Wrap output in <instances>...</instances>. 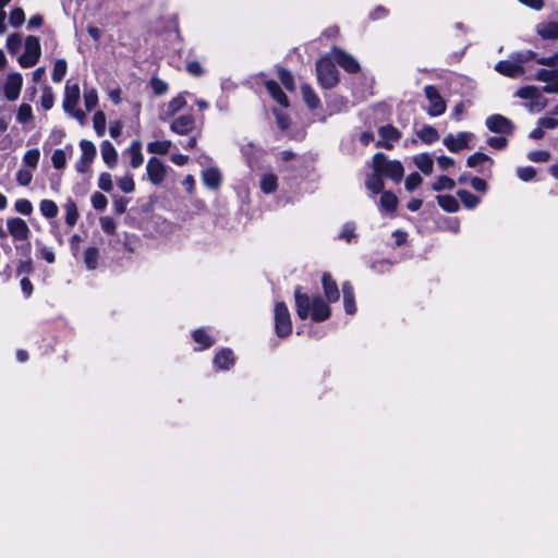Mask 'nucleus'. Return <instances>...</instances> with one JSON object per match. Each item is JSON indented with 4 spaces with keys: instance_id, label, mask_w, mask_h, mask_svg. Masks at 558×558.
Masks as SVG:
<instances>
[{
    "instance_id": "nucleus-1",
    "label": "nucleus",
    "mask_w": 558,
    "mask_h": 558,
    "mask_svg": "<svg viewBox=\"0 0 558 558\" xmlns=\"http://www.w3.org/2000/svg\"><path fill=\"white\" fill-rule=\"evenodd\" d=\"M296 314L301 319L311 317L315 322H324L330 316L329 305L319 296H310L298 287L294 291Z\"/></svg>"
},
{
    "instance_id": "nucleus-2",
    "label": "nucleus",
    "mask_w": 558,
    "mask_h": 558,
    "mask_svg": "<svg viewBox=\"0 0 558 558\" xmlns=\"http://www.w3.org/2000/svg\"><path fill=\"white\" fill-rule=\"evenodd\" d=\"M373 169L377 172H381L383 175L390 178L395 182L401 181L404 174L402 163L398 160H388L383 153L374 155Z\"/></svg>"
},
{
    "instance_id": "nucleus-3",
    "label": "nucleus",
    "mask_w": 558,
    "mask_h": 558,
    "mask_svg": "<svg viewBox=\"0 0 558 558\" xmlns=\"http://www.w3.org/2000/svg\"><path fill=\"white\" fill-rule=\"evenodd\" d=\"M316 71L318 82L324 88H332L339 81L338 70L329 57L317 61Z\"/></svg>"
},
{
    "instance_id": "nucleus-4",
    "label": "nucleus",
    "mask_w": 558,
    "mask_h": 558,
    "mask_svg": "<svg viewBox=\"0 0 558 558\" xmlns=\"http://www.w3.org/2000/svg\"><path fill=\"white\" fill-rule=\"evenodd\" d=\"M41 46L39 38L36 36H27L24 41V52L19 57V64L28 69L34 66L40 59Z\"/></svg>"
},
{
    "instance_id": "nucleus-5",
    "label": "nucleus",
    "mask_w": 558,
    "mask_h": 558,
    "mask_svg": "<svg viewBox=\"0 0 558 558\" xmlns=\"http://www.w3.org/2000/svg\"><path fill=\"white\" fill-rule=\"evenodd\" d=\"M275 330L279 338H286L292 332L291 315L284 302H277L274 310Z\"/></svg>"
},
{
    "instance_id": "nucleus-6",
    "label": "nucleus",
    "mask_w": 558,
    "mask_h": 558,
    "mask_svg": "<svg viewBox=\"0 0 558 558\" xmlns=\"http://www.w3.org/2000/svg\"><path fill=\"white\" fill-rule=\"evenodd\" d=\"M23 86V77L19 72L9 73L0 90L9 101H14L20 97Z\"/></svg>"
},
{
    "instance_id": "nucleus-7",
    "label": "nucleus",
    "mask_w": 558,
    "mask_h": 558,
    "mask_svg": "<svg viewBox=\"0 0 558 558\" xmlns=\"http://www.w3.org/2000/svg\"><path fill=\"white\" fill-rule=\"evenodd\" d=\"M170 130L178 135H191L196 130V120L191 113L175 116L171 118Z\"/></svg>"
},
{
    "instance_id": "nucleus-8",
    "label": "nucleus",
    "mask_w": 558,
    "mask_h": 558,
    "mask_svg": "<svg viewBox=\"0 0 558 558\" xmlns=\"http://www.w3.org/2000/svg\"><path fill=\"white\" fill-rule=\"evenodd\" d=\"M424 92L427 100L429 101L427 113L432 117L441 116L446 111V102L437 88L433 85H427L425 86Z\"/></svg>"
},
{
    "instance_id": "nucleus-9",
    "label": "nucleus",
    "mask_w": 558,
    "mask_h": 558,
    "mask_svg": "<svg viewBox=\"0 0 558 558\" xmlns=\"http://www.w3.org/2000/svg\"><path fill=\"white\" fill-rule=\"evenodd\" d=\"M187 93H181L173 97L167 104H163L159 110V119L161 121H168L182 110L186 106L185 95Z\"/></svg>"
},
{
    "instance_id": "nucleus-10",
    "label": "nucleus",
    "mask_w": 558,
    "mask_h": 558,
    "mask_svg": "<svg viewBox=\"0 0 558 558\" xmlns=\"http://www.w3.org/2000/svg\"><path fill=\"white\" fill-rule=\"evenodd\" d=\"M7 230L14 241H25L31 234V229L26 221L19 217L7 220Z\"/></svg>"
},
{
    "instance_id": "nucleus-11",
    "label": "nucleus",
    "mask_w": 558,
    "mask_h": 558,
    "mask_svg": "<svg viewBox=\"0 0 558 558\" xmlns=\"http://www.w3.org/2000/svg\"><path fill=\"white\" fill-rule=\"evenodd\" d=\"M486 128L493 132L498 134H511L514 130V125L505 116L501 114H492L485 121Z\"/></svg>"
},
{
    "instance_id": "nucleus-12",
    "label": "nucleus",
    "mask_w": 558,
    "mask_h": 558,
    "mask_svg": "<svg viewBox=\"0 0 558 558\" xmlns=\"http://www.w3.org/2000/svg\"><path fill=\"white\" fill-rule=\"evenodd\" d=\"M470 132H460L457 135L449 134L444 138V145L451 153H458L469 147V142L473 138Z\"/></svg>"
},
{
    "instance_id": "nucleus-13",
    "label": "nucleus",
    "mask_w": 558,
    "mask_h": 558,
    "mask_svg": "<svg viewBox=\"0 0 558 558\" xmlns=\"http://www.w3.org/2000/svg\"><path fill=\"white\" fill-rule=\"evenodd\" d=\"M333 60L349 73H356L360 70L359 62L349 53L338 47L331 49Z\"/></svg>"
},
{
    "instance_id": "nucleus-14",
    "label": "nucleus",
    "mask_w": 558,
    "mask_h": 558,
    "mask_svg": "<svg viewBox=\"0 0 558 558\" xmlns=\"http://www.w3.org/2000/svg\"><path fill=\"white\" fill-rule=\"evenodd\" d=\"M146 172L148 180L153 184L159 185L162 183L166 177V165L156 157H153L147 162Z\"/></svg>"
},
{
    "instance_id": "nucleus-15",
    "label": "nucleus",
    "mask_w": 558,
    "mask_h": 558,
    "mask_svg": "<svg viewBox=\"0 0 558 558\" xmlns=\"http://www.w3.org/2000/svg\"><path fill=\"white\" fill-rule=\"evenodd\" d=\"M378 133L380 141L377 142V146L385 147L386 149H391L393 143L398 142L401 137V133L398 129L390 124L379 128Z\"/></svg>"
},
{
    "instance_id": "nucleus-16",
    "label": "nucleus",
    "mask_w": 558,
    "mask_h": 558,
    "mask_svg": "<svg viewBox=\"0 0 558 558\" xmlns=\"http://www.w3.org/2000/svg\"><path fill=\"white\" fill-rule=\"evenodd\" d=\"M495 70L498 73H500L505 76H509V77H518V76L522 75L524 72L521 63L515 62V61H510V60L499 61L495 65Z\"/></svg>"
},
{
    "instance_id": "nucleus-17",
    "label": "nucleus",
    "mask_w": 558,
    "mask_h": 558,
    "mask_svg": "<svg viewBox=\"0 0 558 558\" xmlns=\"http://www.w3.org/2000/svg\"><path fill=\"white\" fill-rule=\"evenodd\" d=\"M81 96L80 86L77 84H66L64 89L63 109L64 111L73 110L76 108Z\"/></svg>"
},
{
    "instance_id": "nucleus-18",
    "label": "nucleus",
    "mask_w": 558,
    "mask_h": 558,
    "mask_svg": "<svg viewBox=\"0 0 558 558\" xmlns=\"http://www.w3.org/2000/svg\"><path fill=\"white\" fill-rule=\"evenodd\" d=\"M322 283L325 296L329 302H336L339 300V290L336 281L331 278L329 274H324L322 277Z\"/></svg>"
},
{
    "instance_id": "nucleus-19",
    "label": "nucleus",
    "mask_w": 558,
    "mask_h": 558,
    "mask_svg": "<svg viewBox=\"0 0 558 558\" xmlns=\"http://www.w3.org/2000/svg\"><path fill=\"white\" fill-rule=\"evenodd\" d=\"M202 180L208 189L216 190L221 184V173L217 168L211 167L202 172Z\"/></svg>"
},
{
    "instance_id": "nucleus-20",
    "label": "nucleus",
    "mask_w": 558,
    "mask_h": 558,
    "mask_svg": "<svg viewBox=\"0 0 558 558\" xmlns=\"http://www.w3.org/2000/svg\"><path fill=\"white\" fill-rule=\"evenodd\" d=\"M126 154L130 156V165L133 169H137L144 161L142 154V143L140 141H133L129 146Z\"/></svg>"
},
{
    "instance_id": "nucleus-21",
    "label": "nucleus",
    "mask_w": 558,
    "mask_h": 558,
    "mask_svg": "<svg viewBox=\"0 0 558 558\" xmlns=\"http://www.w3.org/2000/svg\"><path fill=\"white\" fill-rule=\"evenodd\" d=\"M342 293H343V306L344 311L349 315H353L356 311L355 301H354V291L353 287L350 282L342 283Z\"/></svg>"
},
{
    "instance_id": "nucleus-22",
    "label": "nucleus",
    "mask_w": 558,
    "mask_h": 558,
    "mask_svg": "<svg viewBox=\"0 0 558 558\" xmlns=\"http://www.w3.org/2000/svg\"><path fill=\"white\" fill-rule=\"evenodd\" d=\"M101 157L109 168H113L117 165L118 153L114 146L109 142H102L100 146Z\"/></svg>"
},
{
    "instance_id": "nucleus-23",
    "label": "nucleus",
    "mask_w": 558,
    "mask_h": 558,
    "mask_svg": "<svg viewBox=\"0 0 558 558\" xmlns=\"http://www.w3.org/2000/svg\"><path fill=\"white\" fill-rule=\"evenodd\" d=\"M214 364L218 369H229L234 364L232 351L229 349L219 351L214 359Z\"/></svg>"
},
{
    "instance_id": "nucleus-24",
    "label": "nucleus",
    "mask_w": 558,
    "mask_h": 558,
    "mask_svg": "<svg viewBox=\"0 0 558 558\" xmlns=\"http://www.w3.org/2000/svg\"><path fill=\"white\" fill-rule=\"evenodd\" d=\"M414 165L426 175L432 174L434 170V161L429 154L423 153L413 157Z\"/></svg>"
},
{
    "instance_id": "nucleus-25",
    "label": "nucleus",
    "mask_w": 558,
    "mask_h": 558,
    "mask_svg": "<svg viewBox=\"0 0 558 558\" xmlns=\"http://www.w3.org/2000/svg\"><path fill=\"white\" fill-rule=\"evenodd\" d=\"M266 89L270 94V96L276 100L278 104H280L283 107L289 106L288 97L286 94L281 90L280 86L275 81H267L265 83Z\"/></svg>"
},
{
    "instance_id": "nucleus-26",
    "label": "nucleus",
    "mask_w": 558,
    "mask_h": 558,
    "mask_svg": "<svg viewBox=\"0 0 558 558\" xmlns=\"http://www.w3.org/2000/svg\"><path fill=\"white\" fill-rule=\"evenodd\" d=\"M537 33L544 39H556L558 38V23L548 22L538 24Z\"/></svg>"
},
{
    "instance_id": "nucleus-27",
    "label": "nucleus",
    "mask_w": 558,
    "mask_h": 558,
    "mask_svg": "<svg viewBox=\"0 0 558 558\" xmlns=\"http://www.w3.org/2000/svg\"><path fill=\"white\" fill-rule=\"evenodd\" d=\"M365 184L366 187L373 193H380L385 187L381 172L374 170L373 174L366 180Z\"/></svg>"
},
{
    "instance_id": "nucleus-28",
    "label": "nucleus",
    "mask_w": 558,
    "mask_h": 558,
    "mask_svg": "<svg viewBox=\"0 0 558 558\" xmlns=\"http://www.w3.org/2000/svg\"><path fill=\"white\" fill-rule=\"evenodd\" d=\"M302 96L306 105L311 109H315L320 105V100L316 93L313 90V88L310 85H302L301 87Z\"/></svg>"
},
{
    "instance_id": "nucleus-29",
    "label": "nucleus",
    "mask_w": 558,
    "mask_h": 558,
    "mask_svg": "<svg viewBox=\"0 0 558 558\" xmlns=\"http://www.w3.org/2000/svg\"><path fill=\"white\" fill-rule=\"evenodd\" d=\"M99 251L95 246L87 247L84 252V264L88 270H94L98 266Z\"/></svg>"
},
{
    "instance_id": "nucleus-30",
    "label": "nucleus",
    "mask_w": 558,
    "mask_h": 558,
    "mask_svg": "<svg viewBox=\"0 0 558 558\" xmlns=\"http://www.w3.org/2000/svg\"><path fill=\"white\" fill-rule=\"evenodd\" d=\"M517 95L523 99H535L536 100L535 105L538 106L539 108H544V106H545L544 102H539L537 100L541 96V90L537 87H534V86L522 87L521 89H519Z\"/></svg>"
},
{
    "instance_id": "nucleus-31",
    "label": "nucleus",
    "mask_w": 558,
    "mask_h": 558,
    "mask_svg": "<svg viewBox=\"0 0 558 558\" xmlns=\"http://www.w3.org/2000/svg\"><path fill=\"white\" fill-rule=\"evenodd\" d=\"M437 203L447 213H456L459 209V203L452 195H438Z\"/></svg>"
},
{
    "instance_id": "nucleus-32",
    "label": "nucleus",
    "mask_w": 558,
    "mask_h": 558,
    "mask_svg": "<svg viewBox=\"0 0 558 558\" xmlns=\"http://www.w3.org/2000/svg\"><path fill=\"white\" fill-rule=\"evenodd\" d=\"M417 137L426 144H432L439 140V134L435 128L425 125L417 132Z\"/></svg>"
},
{
    "instance_id": "nucleus-33",
    "label": "nucleus",
    "mask_w": 558,
    "mask_h": 558,
    "mask_svg": "<svg viewBox=\"0 0 558 558\" xmlns=\"http://www.w3.org/2000/svg\"><path fill=\"white\" fill-rule=\"evenodd\" d=\"M192 336L194 341L199 344V350L207 349L214 344L213 338L205 329H196Z\"/></svg>"
},
{
    "instance_id": "nucleus-34",
    "label": "nucleus",
    "mask_w": 558,
    "mask_h": 558,
    "mask_svg": "<svg viewBox=\"0 0 558 558\" xmlns=\"http://www.w3.org/2000/svg\"><path fill=\"white\" fill-rule=\"evenodd\" d=\"M278 179L274 173H266L260 179V189L264 193L269 194L276 191Z\"/></svg>"
},
{
    "instance_id": "nucleus-35",
    "label": "nucleus",
    "mask_w": 558,
    "mask_h": 558,
    "mask_svg": "<svg viewBox=\"0 0 558 558\" xmlns=\"http://www.w3.org/2000/svg\"><path fill=\"white\" fill-rule=\"evenodd\" d=\"M458 196L463 203V205L469 208L473 209L480 204V197L475 194L469 192L468 190H460L458 191Z\"/></svg>"
},
{
    "instance_id": "nucleus-36",
    "label": "nucleus",
    "mask_w": 558,
    "mask_h": 558,
    "mask_svg": "<svg viewBox=\"0 0 558 558\" xmlns=\"http://www.w3.org/2000/svg\"><path fill=\"white\" fill-rule=\"evenodd\" d=\"M398 205L397 196L391 192H384L380 197V208L386 211H395Z\"/></svg>"
},
{
    "instance_id": "nucleus-37",
    "label": "nucleus",
    "mask_w": 558,
    "mask_h": 558,
    "mask_svg": "<svg viewBox=\"0 0 558 558\" xmlns=\"http://www.w3.org/2000/svg\"><path fill=\"white\" fill-rule=\"evenodd\" d=\"M80 148L82 150L81 159L92 162L97 153L95 145L90 141L82 140L80 143Z\"/></svg>"
},
{
    "instance_id": "nucleus-38",
    "label": "nucleus",
    "mask_w": 558,
    "mask_h": 558,
    "mask_svg": "<svg viewBox=\"0 0 558 558\" xmlns=\"http://www.w3.org/2000/svg\"><path fill=\"white\" fill-rule=\"evenodd\" d=\"M40 213L44 217L51 219L58 215V206L51 199H43L39 205Z\"/></svg>"
},
{
    "instance_id": "nucleus-39",
    "label": "nucleus",
    "mask_w": 558,
    "mask_h": 558,
    "mask_svg": "<svg viewBox=\"0 0 558 558\" xmlns=\"http://www.w3.org/2000/svg\"><path fill=\"white\" fill-rule=\"evenodd\" d=\"M172 143L170 141H155L147 145V150L151 154L166 155L171 148Z\"/></svg>"
},
{
    "instance_id": "nucleus-40",
    "label": "nucleus",
    "mask_w": 558,
    "mask_h": 558,
    "mask_svg": "<svg viewBox=\"0 0 558 558\" xmlns=\"http://www.w3.org/2000/svg\"><path fill=\"white\" fill-rule=\"evenodd\" d=\"M40 151L37 148L27 150L23 156V163L31 170H35L38 166Z\"/></svg>"
},
{
    "instance_id": "nucleus-41",
    "label": "nucleus",
    "mask_w": 558,
    "mask_h": 558,
    "mask_svg": "<svg viewBox=\"0 0 558 558\" xmlns=\"http://www.w3.org/2000/svg\"><path fill=\"white\" fill-rule=\"evenodd\" d=\"M65 222L69 227H73L78 218L77 207L73 201H68L64 205Z\"/></svg>"
},
{
    "instance_id": "nucleus-42",
    "label": "nucleus",
    "mask_w": 558,
    "mask_h": 558,
    "mask_svg": "<svg viewBox=\"0 0 558 558\" xmlns=\"http://www.w3.org/2000/svg\"><path fill=\"white\" fill-rule=\"evenodd\" d=\"M34 119L32 107L28 104H21L17 113L16 121L21 124L31 122Z\"/></svg>"
},
{
    "instance_id": "nucleus-43",
    "label": "nucleus",
    "mask_w": 558,
    "mask_h": 558,
    "mask_svg": "<svg viewBox=\"0 0 558 558\" xmlns=\"http://www.w3.org/2000/svg\"><path fill=\"white\" fill-rule=\"evenodd\" d=\"M66 69H68L66 61L63 59H58L54 62L53 70H52V74H51L52 81L56 83L61 82L66 74Z\"/></svg>"
},
{
    "instance_id": "nucleus-44",
    "label": "nucleus",
    "mask_w": 558,
    "mask_h": 558,
    "mask_svg": "<svg viewBox=\"0 0 558 558\" xmlns=\"http://www.w3.org/2000/svg\"><path fill=\"white\" fill-rule=\"evenodd\" d=\"M23 44L22 35L19 33L11 34L7 38V49L11 54H15L20 51Z\"/></svg>"
},
{
    "instance_id": "nucleus-45",
    "label": "nucleus",
    "mask_w": 558,
    "mask_h": 558,
    "mask_svg": "<svg viewBox=\"0 0 558 558\" xmlns=\"http://www.w3.org/2000/svg\"><path fill=\"white\" fill-rule=\"evenodd\" d=\"M456 186V183L452 179L446 175H440L436 179V181L433 183L432 189L436 192L442 191V190H453Z\"/></svg>"
},
{
    "instance_id": "nucleus-46",
    "label": "nucleus",
    "mask_w": 558,
    "mask_h": 558,
    "mask_svg": "<svg viewBox=\"0 0 558 558\" xmlns=\"http://www.w3.org/2000/svg\"><path fill=\"white\" fill-rule=\"evenodd\" d=\"M98 104V94L95 88H85L84 92V105L85 108L90 111L93 110Z\"/></svg>"
},
{
    "instance_id": "nucleus-47",
    "label": "nucleus",
    "mask_w": 558,
    "mask_h": 558,
    "mask_svg": "<svg viewBox=\"0 0 558 558\" xmlns=\"http://www.w3.org/2000/svg\"><path fill=\"white\" fill-rule=\"evenodd\" d=\"M93 125L96 134L102 136L106 132V116L102 111H97L93 118Z\"/></svg>"
},
{
    "instance_id": "nucleus-48",
    "label": "nucleus",
    "mask_w": 558,
    "mask_h": 558,
    "mask_svg": "<svg viewBox=\"0 0 558 558\" xmlns=\"http://www.w3.org/2000/svg\"><path fill=\"white\" fill-rule=\"evenodd\" d=\"M535 77L537 81L546 82L547 84H549L553 81H557L558 69H553V70L541 69L537 71Z\"/></svg>"
},
{
    "instance_id": "nucleus-49",
    "label": "nucleus",
    "mask_w": 558,
    "mask_h": 558,
    "mask_svg": "<svg viewBox=\"0 0 558 558\" xmlns=\"http://www.w3.org/2000/svg\"><path fill=\"white\" fill-rule=\"evenodd\" d=\"M485 162L492 163L493 161L487 155H485L483 153H475V154L471 155L466 160V165L470 168H476Z\"/></svg>"
},
{
    "instance_id": "nucleus-50",
    "label": "nucleus",
    "mask_w": 558,
    "mask_h": 558,
    "mask_svg": "<svg viewBox=\"0 0 558 558\" xmlns=\"http://www.w3.org/2000/svg\"><path fill=\"white\" fill-rule=\"evenodd\" d=\"M278 77L281 82V84L288 89L293 90L294 89V78L291 72H289L286 69H279L278 70Z\"/></svg>"
},
{
    "instance_id": "nucleus-51",
    "label": "nucleus",
    "mask_w": 558,
    "mask_h": 558,
    "mask_svg": "<svg viewBox=\"0 0 558 558\" xmlns=\"http://www.w3.org/2000/svg\"><path fill=\"white\" fill-rule=\"evenodd\" d=\"M119 189L124 193H132L135 189V183L132 174H125L117 181Z\"/></svg>"
},
{
    "instance_id": "nucleus-52",
    "label": "nucleus",
    "mask_w": 558,
    "mask_h": 558,
    "mask_svg": "<svg viewBox=\"0 0 558 558\" xmlns=\"http://www.w3.org/2000/svg\"><path fill=\"white\" fill-rule=\"evenodd\" d=\"M9 21H10L11 26H13V27L22 26L25 22V13H24L23 9H21V8L13 9L10 13Z\"/></svg>"
},
{
    "instance_id": "nucleus-53",
    "label": "nucleus",
    "mask_w": 558,
    "mask_h": 558,
    "mask_svg": "<svg viewBox=\"0 0 558 558\" xmlns=\"http://www.w3.org/2000/svg\"><path fill=\"white\" fill-rule=\"evenodd\" d=\"M52 165L56 169H63L66 165V153L63 149H56L51 156Z\"/></svg>"
},
{
    "instance_id": "nucleus-54",
    "label": "nucleus",
    "mask_w": 558,
    "mask_h": 558,
    "mask_svg": "<svg viewBox=\"0 0 558 558\" xmlns=\"http://www.w3.org/2000/svg\"><path fill=\"white\" fill-rule=\"evenodd\" d=\"M14 209L24 216H29L33 213V205L26 198H19L14 203Z\"/></svg>"
},
{
    "instance_id": "nucleus-55",
    "label": "nucleus",
    "mask_w": 558,
    "mask_h": 558,
    "mask_svg": "<svg viewBox=\"0 0 558 558\" xmlns=\"http://www.w3.org/2000/svg\"><path fill=\"white\" fill-rule=\"evenodd\" d=\"M40 104L45 110H49L53 107L54 96H53L52 89L50 87L46 86L44 88Z\"/></svg>"
},
{
    "instance_id": "nucleus-56",
    "label": "nucleus",
    "mask_w": 558,
    "mask_h": 558,
    "mask_svg": "<svg viewBox=\"0 0 558 558\" xmlns=\"http://www.w3.org/2000/svg\"><path fill=\"white\" fill-rule=\"evenodd\" d=\"M355 225L353 222L344 223L341 233L339 234V238L349 243L353 239H355Z\"/></svg>"
},
{
    "instance_id": "nucleus-57",
    "label": "nucleus",
    "mask_w": 558,
    "mask_h": 558,
    "mask_svg": "<svg viewBox=\"0 0 558 558\" xmlns=\"http://www.w3.org/2000/svg\"><path fill=\"white\" fill-rule=\"evenodd\" d=\"M422 177L417 172L410 173L405 179V189L412 192L414 189L422 184Z\"/></svg>"
},
{
    "instance_id": "nucleus-58",
    "label": "nucleus",
    "mask_w": 558,
    "mask_h": 558,
    "mask_svg": "<svg viewBox=\"0 0 558 558\" xmlns=\"http://www.w3.org/2000/svg\"><path fill=\"white\" fill-rule=\"evenodd\" d=\"M32 171L31 169H20L16 172V182L22 186H27L33 180Z\"/></svg>"
},
{
    "instance_id": "nucleus-59",
    "label": "nucleus",
    "mask_w": 558,
    "mask_h": 558,
    "mask_svg": "<svg viewBox=\"0 0 558 558\" xmlns=\"http://www.w3.org/2000/svg\"><path fill=\"white\" fill-rule=\"evenodd\" d=\"M150 85L154 93L158 96L166 94L168 90V84L158 77H153Z\"/></svg>"
},
{
    "instance_id": "nucleus-60",
    "label": "nucleus",
    "mask_w": 558,
    "mask_h": 558,
    "mask_svg": "<svg viewBox=\"0 0 558 558\" xmlns=\"http://www.w3.org/2000/svg\"><path fill=\"white\" fill-rule=\"evenodd\" d=\"M98 186L105 192H110L113 187L111 175L107 172H102L98 178Z\"/></svg>"
},
{
    "instance_id": "nucleus-61",
    "label": "nucleus",
    "mask_w": 558,
    "mask_h": 558,
    "mask_svg": "<svg viewBox=\"0 0 558 558\" xmlns=\"http://www.w3.org/2000/svg\"><path fill=\"white\" fill-rule=\"evenodd\" d=\"M107 198L104 194L96 192L92 196V205L97 210H104L107 206Z\"/></svg>"
},
{
    "instance_id": "nucleus-62",
    "label": "nucleus",
    "mask_w": 558,
    "mask_h": 558,
    "mask_svg": "<svg viewBox=\"0 0 558 558\" xmlns=\"http://www.w3.org/2000/svg\"><path fill=\"white\" fill-rule=\"evenodd\" d=\"M535 169L533 167H520L517 169V174L522 181H530L535 177Z\"/></svg>"
},
{
    "instance_id": "nucleus-63",
    "label": "nucleus",
    "mask_w": 558,
    "mask_h": 558,
    "mask_svg": "<svg viewBox=\"0 0 558 558\" xmlns=\"http://www.w3.org/2000/svg\"><path fill=\"white\" fill-rule=\"evenodd\" d=\"M527 158L534 162H545L549 159V153L546 150L530 151Z\"/></svg>"
},
{
    "instance_id": "nucleus-64",
    "label": "nucleus",
    "mask_w": 558,
    "mask_h": 558,
    "mask_svg": "<svg viewBox=\"0 0 558 558\" xmlns=\"http://www.w3.org/2000/svg\"><path fill=\"white\" fill-rule=\"evenodd\" d=\"M100 226L101 229L108 234H113L116 231V223L110 217H102L100 219Z\"/></svg>"
}]
</instances>
